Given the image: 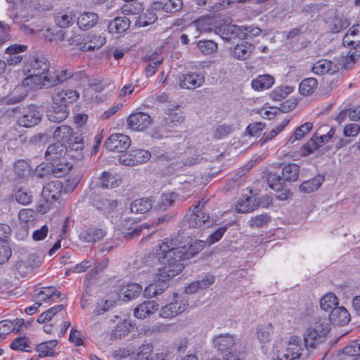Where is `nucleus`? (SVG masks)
Returning a JSON list of instances; mask_svg holds the SVG:
<instances>
[{"label":"nucleus","instance_id":"obj_31","mask_svg":"<svg viewBox=\"0 0 360 360\" xmlns=\"http://www.w3.org/2000/svg\"><path fill=\"white\" fill-rule=\"evenodd\" d=\"M254 46L248 42H242L235 46L232 51V56L238 60H245L253 51Z\"/></svg>","mask_w":360,"mask_h":360},{"label":"nucleus","instance_id":"obj_6","mask_svg":"<svg viewBox=\"0 0 360 360\" xmlns=\"http://www.w3.org/2000/svg\"><path fill=\"white\" fill-rule=\"evenodd\" d=\"M77 12L70 7L62 8L54 14V22L60 28L65 29L77 23Z\"/></svg>","mask_w":360,"mask_h":360},{"label":"nucleus","instance_id":"obj_63","mask_svg":"<svg viewBox=\"0 0 360 360\" xmlns=\"http://www.w3.org/2000/svg\"><path fill=\"white\" fill-rule=\"evenodd\" d=\"M115 302L108 300H101L96 303L94 310V314L99 316L103 314L109 309L114 307Z\"/></svg>","mask_w":360,"mask_h":360},{"label":"nucleus","instance_id":"obj_60","mask_svg":"<svg viewBox=\"0 0 360 360\" xmlns=\"http://www.w3.org/2000/svg\"><path fill=\"white\" fill-rule=\"evenodd\" d=\"M273 333V327L271 323L266 326L261 327L257 330V335L259 341L262 343H266L270 340L271 335Z\"/></svg>","mask_w":360,"mask_h":360},{"label":"nucleus","instance_id":"obj_13","mask_svg":"<svg viewBox=\"0 0 360 360\" xmlns=\"http://www.w3.org/2000/svg\"><path fill=\"white\" fill-rule=\"evenodd\" d=\"M188 304L186 300L175 301L163 307L160 311V316L165 319H171L184 312Z\"/></svg>","mask_w":360,"mask_h":360},{"label":"nucleus","instance_id":"obj_20","mask_svg":"<svg viewBox=\"0 0 360 360\" xmlns=\"http://www.w3.org/2000/svg\"><path fill=\"white\" fill-rule=\"evenodd\" d=\"M212 342L214 348L223 352L231 349L235 345L236 340L233 335L225 333L214 336Z\"/></svg>","mask_w":360,"mask_h":360},{"label":"nucleus","instance_id":"obj_29","mask_svg":"<svg viewBox=\"0 0 360 360\" xmlns=\"http://www.w3.org/2000/svg\"><path fill=\"white\" fill-rule=\"evenodd\" d=\"M130 25V20L127 17H116L108 24V29L111 33H122Z\"/></svg>","mask_w":360,"mask_h":360},{"label":"nucleus","instance_id":"obj_52","mask_svg":"<svg viewBox=\"0 0 360 360\" xmlns=\"http://www.w3.org/2000/svg\"><path fill=\"white\" fill-rule=\"evenodd\" d=\"M30 163L25 160H18L14 163V172L19 177H25L30 172Z\"/></svg>","mask_w":360,"mask_h":360},{"label":"nucleus","instance_id":"obj_46","mask_svg":"<svg viewBox=\"0 0 360 360\" xmlns=\"http://www.w3.org/2000/svg\"><path fill=\"white\" fill-rule=\"evenodd\" d=\"M324 177L322 176H317L311 180L303 182L300 188L304 193H311L317 190L323 184Z\"/></svg>","mask_w":360,"mask_h":360},{"label":"nucleus","instance_id":"obj_26","mask_svg":"<svg viewBox=\"0 0 360 360\" xmlns=\"http://www.w3.org/2000/svg\"><path fill=\"white\" fill-rule=\"evenodd\" d=\"M99 180L101 188L105 189L116 188L122 182V179L120 175L110 172H103Z\"/></svg>","mask_w":360,"mask_h":360},{"label":"nucleus","instance_id":"obj_42","mask_svg":"<svg viewBox=\"0 0 360 360\" xmlns=\"http://www.w3.org/2000/svg\"><path fill=\"white\" fill-rule=\"evenodd\" d=\"M338 305V299L334 293L330 292L323 295L320 300V307L326 311H332Z\"/></svg>","mask_w":360,"mask_h":360},{"label":"nucleus","instance_id":"obj_15","mask_svg":"<svg viewBox=\"0 0 360 360\" xmlns=\"http://www.w3.org/2000/svg\"><path fill=\"white\" fill-rule=\"evenodd\" d=\"M106 235V231L103 229L89 227L80 231L79 239L82 243H95L102 240Z\"/></svg>","mask_w":360,"mask_h":360},{"label":"nucleus","instance_id":"obj_40","mask_svg":"<svg viewBox=\"0 0 360 360\" xmlns=\"http://www.w3.org/2000/svg\"><path fill=\"white\" fill-rule=\"evenodd\" d=\"M94 206L100 210L108 212L113 210L117 207V201L110 200L106 196H98L94 200Z\"/></svg>","mask_w":360,"mask_h":360},{"label":"nucleus","instance_id":"obj_8","mask_svg":"<svg viewBox=\"0 0 360 360\" xmlns=\"http://www.w3.org/2000/svg\"><path fill=\"white\" fill-rule=\"evenodd\" d=\"M152 122L150 116L143 112L131 114L127 119V125L134 131H143L148 128Z\"/></svg>","mask_w":360,"mask_h":360},{"label":"nucleus","instance_id":"obj_27","mask_svg":"<svg viewBox=\"0 0 360 360\" xmlns=\"http://www.w3.org/2000/svg\"><path fill=\"white\" fill-rule=\"evenodd\" d=\"M215 281L214 276L207 275L200 281H196L190 283L185 288V292L188 294L196 292L199 290H202L210 287Z\"/></svg>","mask_w":360,"mask_h":360},{"label":"nucleus","instance_id":"obj_28","mask_svg":"<svg viewBox=\"0 0 360 360\" xmlns=\"http://www.w3.org/2000/svg\"><path fill=\"white\" fill-rule=\"evenodd\" d=\"M231 30H234L236 33V37L240 39L253 38L259 36L262 33L261 29L252 26H238L230 27Z\"/></svg>","mask_w":360,"mask_h":360},{"label":"nucleus","instance_id":"obj_35","mask_svg":"<svg viewBox=\"0 0 360 360\" xmlns=\"http://www.w3.org/2000/svg\"><path fill=\"white\" fill-rule=\"evenodd\" d=\"M255 201V199L251 196H243L237 202L236 210L240 213L252 212L256 207Z\"/></svg>","mask_w":360,"mask_h":360},{"label":"nucleus","instance_id":"obj_5","mask_svg":"<svg viewBox=\"0 0 360 360\" xmlns=\"http://www.w3.org/2000/svg\"><path fill=\"white\" fill-rule=\"evenodd\" d=\"M311 351L303 348L298 336L292 335L290 338L288 345L283 358L285 360H307Z\"/></svg>","mask_w":360,"mask_h":360},{"label":"nucleus","instance_id":"obj_59","mask_svg":"<svg viewBox=\"0 0 360 360\" xmlns=\"http://www.w3.org/2000/svg\"><path fill=\"white\" fill-rule=\"evenodd\" d=\"M142 289V286L138 283H129L124 290V297H127L128 300H132L140 295Z\"/></svg>","mask_w":360,"mask_h":360},{"label":"nucleus","instance_id":"obj_4","mask_svg":"<svg viewBox=\"0 0 360 360\" xmlns=\"http://www.w3.org/2000/svg\"><path fill=\"white\" fill-rule=\"evenodd\" d=\"M77 184L75 179L66 180L65 185L59 180L52 181L44 186L42 195L46 201H56L63 193L73 191Z\"/></svg>","mask_w":360,"mask_h":360},{"label":"nucleus","instance_id":"obj_18","mask_svg":"<svg viewBox=\"0 0 360 360\" xmlns=\"http://www.w3.org/2000/svg\"><path fill=\"white\" fill-rule=\"evenodd\" d=\"M98 20V16L94 12H83L77 15V25L82 30H88L94 27Z\"/></svg>","mask_w":360,"mask_h":360},{"label":"nucleus","instance_id":"obj_11","mask_svg":"<svg viewBox=\"0 0 360 360\" xmlns=\"http://www.w3.org/2000/svg\"><path fill=\"white\" fill-rule=\"evenodd\" d=\"M181 0H160L155 1L151 4V8L158 12L159 14L172 13L181 8Z\"/></svg>","mask_w":360,"mask_h":360},{"label":"nucleus","instance_id":"obj_33","mask_svg":"<svg viewBox=\"0 0 360 360\" xmlns=\"http://www.w3.org/2000/svg\"><path fill=\"white\" fill-rule=\"evenodd\" d=\"M58 161V162H52L51 163V171L56 177H62L70 171L72 165L63 159Z\"/></svg>","mask_w":360,"mask_h":360},{"label":"nucleus","instance_id":"obj_50","mask_svg":"<svg viewBox=\"0 0 360 360\" xmlns=\"http://www.w3.org/2000/svg\"><path fill=\"white\" fill-rule=\"evenodd\" d=\"M197 46L204 55H211L215 53L218 49L217 44L212 40H200Z\"/></svg>","mask_w":360,"mask_h":360},{"label":"nucleus","instance_id":"obj_38","mask_svg":"<svg viewBox=\"0 0 360 360\" xmlns=\"http://www.w3.org/2000/svg\"><path fill=\"white\" fill-rule=\"evenodd\" d=\"M60 292L58 291L54 287H45L36 295L38 301H53L55 299L59 298Z\"/></svg>","mask_w":360,"mask_h":360},{"label":"nucleus","instance_id":"obj_32","mask_svg":"<svg viewBox=\"0 0 360 360\" xmlns=\"http://www.w3.org/2000/svg\"><path fill=\"white\" fill-rule=\"evenodd\" d=\"M274 83V79L269 75H259L252 81V87L256 91L269 89Z\"/></svg>","mask_w":360,"mask_h":360},{"label":"nucleus","instance_id":"obj_19","mask_svg":"<svg viewBox=\"0 0 360 360\" xmlns=\"http://www.w3.org/2000/svg\"><path fill=\"white\" fill-rule=\"evenodd\" d=\"M77 133L73 132V129L71 127L62 124L54 130L53 138L57 141V143H61L66 145L70 141L73 140V137Z\"/></svg>","mask_w":360,"mask_h":360},{"label":"nucleus","instance_id":"obj_22","mask_svg":"<svg viewBox=\"0 0 360 360\" xmlns=\"http://www.w3.org/2000/svg\"><path fill=\"white\" fill-rule=\"evenodd\" d=\"M338 68L332 61L326 59H321L312 66V72L318 75L325 74H333L337 72Z\"/></svg>","mask_w":360,"mask_h":360},{"label":"nucleus","instance_id":"obj_37","mask_svg":"<svg viewBox=\"0 0 360 360\" xmlns=\"http://www.w3.org/2000/svg\"><path fill=\"white\" fill-rule=\"evenodd\" d=\"M57 340H51L38 344L36 350L40 357L54 355V348L58 345Z\"/></svg>","mask_w":360,"mask_h":360},{"label":"nucleus","instance_id":"obj_34","mask_svg":"<svg viewBox=\"0 0 360 360\" xmlns=\"http://www.w3.org/2000/svg\"><path fill=\"white\" fill-rule=\"evenodd\" d=\"M64 310L65 306L63 304L56 305L53 307H51L46 311L41 313L37 317V321L39 323H45L46 322L51 321L54 316L58 317L59 316L58 314Z\"/></svg>","mask_w":360,"mask_h":360},{"label":"nucleus","instance_id":"obj_57","mask_svg":"<svg viewBox=\"0 0 360 360\" xmlns=\"http://www.w3.org/2000/svg\"><path fill=\"white\" fill-rule=\"evenodd\" d=\"M43 37L49 41H63L65 39V32L62 30L56 32L51 28L45 30L42 33Z\"/></svg>","mask_w":360,"mask_h":360},{"label":"nucleus","instance_id":"obj_62","mask_svg":"<svg viewBox=\"0 0 360 360\" xmlns=\"http://www.w3.org/2000/svg\"><path fill=\"white\" fill-rule=\"evenodd\" d=\"M56 77V71L46 72V74L41 76V80L38 87H41L42 86H52L59 84L58 79Z\"/></svg>","mask_w":360,"mask_h":360},{"label":"nucleus","instance_id":"obj_23","mask_svg":"<svg viewBox=\"0 0 360 360\" xmlns=\"http://www.w3.org/2000/svg\"><path fill=\"white\" fill-rule=\"evenodd\" d=\"M69 113L68 107L60 106L53 103L51 110L47 113V117L52 122H60L68 117Z\"/></svg>","mask_w":360,"mask_h":360},{"label":"nucleus","instance_id":"obj_56","mask_svg":"<svg viewBox=\"0 0 360 360\" xmlns=\"http://www.w3.org/2000/svg\"><path fill=\"white\" fill-rule=\"evenodd\" d=\"M290 119H284L281 124L272 129L269 132H265L261 139L262 143L271 141L274 137L278 135L284 129V127L288 125Z\"/></svg>","mask_w":360,"mask_h":360},{"label":"nucleus","instance_id":"obj_14","mask_svg":"<svg viewBox=\"0 0 360 360\" xmlns=\"http://www.w3.org/2000/svg\"><path fill=\"white\" fill-rule=\"evenodd\" d=\"M41 120L39 111L34 107H28L23 114L18 117V124L20 127H31L37 124Z\"/></svg>","mask_w":360,"mask_h":360},{"label":"nucleus","instance_id":"obj_43","mask_svg":"<svg viewBox=\"0 0 360 360\" xmlns=\"http://www.w3.org/2000/svg\"><path fill=\"white\" fill-rule=\"evenodd\" d=\"M317 85L318 82L315 78H307L301 82L299 91L302 95L307 96L314 92L317 88Z\"/></svg>","mask_w":360,"mask_h":360},{"label":"nucleus","instance_id":"obj_55","mask_svg":"<svg viewBox=\"0 0 360 360\" xmlns=\"http://www.w3.org/2000/svg\"><path fill=\"white\" fill-rule=\"evenodd\" d=\"M320 143L319 136H313L302 147V154L304 156H307L315 150H316L319 146Z\"/></svg>","mask_w":360,"mask_h":360},{"label":"nucleus","instance_id":"obj_54","mask_svg":"<svg viewBox=\"0 0 360 360\" xmlns=\"http://www.w3.org/2000/svg\"><path fill=\"white\" fill-rule=\"evenodd\" d=\"M293 91V88L289 86H281L275 89L270 94L274 101H281Z\"/></svg>","mask_w":360,"mask_h":360},{"label":"nucleus","instance_id":"obj_39","mask_svg":"<svg viewBox=\"0 0 360 360\" xmlns=\"http://www.w3.org/2000/svg\"><path fill=\"white\" fill-rule=\"evenodd\" d=\"M10 347L15 351L29 352L31 351V340L26 336L17 337L11 342Z\"/></svg>","mask_w":360,"mask_h":360},{"label":"nucleus","instance_id":"obj_7","mask_svg":"<svg viewBox=\"0 0 360 360\" xmlns=\"http://www.w3.org/2000/svg\"><path fill=\"white\" fill-rule=\"evenodd\" d=\"M131 145L129 136L123 134H111L105 143L108 150L117 153L124 152Z\"/></svg>","mask_w":360,"mask_h":360},{"label":"nucleus","instance_id":"obj_58","mask_svg":"<svg viewBox=\"0 0 360 360\" xmlns=\"http://www.w3.org/2000/svg\"><path fill=\"white\" fill-rule=\"evenodd\" d=\"M135 165L146 162L150 158V153L146 150L136 149L131 151Z\"/></svg>","mask_w":360,"mask_h":360},{"label":"nucleus","instance_id":"obj_30","mask_svg":"<svg viewBox=\"0 0 360 360\" xmlns=\"http://www.w3.org/2000/svg\"><path fill=\"white\" fill-rule=\"evenodd\" d=\"M184 119V112L181 110L178 109L168 110L164 117V122L167 126L174 127L183 122Z\"/></svg>","mask_w":360,"mask_h":360},{"label":"nucleus","instance_id":"obj_41","mask_svg":"<svg viewBox=\"0 0 360 360\" xmlns=\"http://www.w3.org/2000/svg\"><path fill=\"white\" fill-rule=\"evenodd\" d=\"M198 31L200 32H210L214 25V18L210 16H202L193 22Z\"/></svg>","mask_w":360,"mask_h":360},{"label":"nucleus","instance_id":"obj_1","mask_svg":"<svg viewBox=\"0 0 360 360\" xmlns=\"http://www.w3.org/2000/svg\"><path fill=\"white\" fill-rule=\"evenodd\" d=\"M177 245L176 238H165L159 241L155 255L162 266L159 268L153 283L146 287L145 296L152 297L162 293L168 288L167 281L179 275L184 269L183 262L194 257L205 246L202 242H195L185 250L186 247H177Z\"/></svg>","mask_w":360,"mask_h":360},{"label":"nucleus","instance_id":"obj_21","mask_svg":"<svg viewBox=\"0 0 360 360\" xmlns=\"http://www.w3.org/2000/svg\"><path fill=\"white\" fill-rule=\"evenodd\" d=\"M344 46H351L360 49V25H353L346 33L342 40Z\"/></svg>","mask_w":360,"mask_h":360},{"label":"nucleus","instance_id":"obj_9","mask_svg":"<svg viewBox=\"0 0 360 360\" xmlns=\"http://www.w3.org/2000/svg\"><path fill=\"white\" fill-rule=\"evenodd\" d=\"M200 202L190 208L191 213L186 215L189 227L198 228L209 222L210 215L204 212H200Z\"/></svg>","mask_w":360,"mask_h":360},{"label":"nucleus","instance_id":"obj_45","mask_svg":"<svg viewBox=\"0 0 360 360\" xmlns=\"http://www.w3.org/2000/svg\"><path fill=\"white\" fill-rule=\"evenodd\" d=\"M283 179L287 181H295L299 176V166L291 163L285 165L282 170Z\"/></svg>","mask_w":360,"mask_h":360},{"label":"nucleus","instance_id":"obj_12","mask_svg":"<svg viewBox=\"0 0 360 360\" xmlns=\"http://www.w3.org/2000/svg\"><path fill=\"white\" fill-rule=\"evenodd\" d=\"M78 98L79 94L73 89H61L52 96L54 104L67 107L68 104L75 102Z\"/></svg>","mask_w":360,"mask_h":360},{"label":"nucleus","instance_id":"obj_25","mask_svg":"<svg viewBox=\"0 0 360 360\" xmlns=\"http://www.w3.org/2000/svg\"><path fill=\"white\" fill-rule=\"evenodd\" d=\"M27 86L22 85L16 86L12 91L6 96L3 98V102L6 104H15L22 101L27 94V91L25 89ZM29 87V86H27Z\"/></svg>","mask_w":360,"mask_h":360},{"label":"nucleus","instance_id":"obj_3","mask_svg":"<svg viewBox=\"0 0 360 360\" xmlns=\"http://www.w3.org/2000/svg\"><path fill=\"white\" fill-rule=\"evenodd\" d=\"M330 330L329 323L326 319L318 318L307 328L304 333V342L307 351L318 349L326 340V335Z\"/></svg>","mask_w":360,"mask_h":360},{"label":"nucleus","instance_id":"obj_61","mask_svg":"<svg viewBox=\"0 0 360 360\" xmlns=\"http://www.w3.org/2000/svg\"><path fill=\"white\" fill-rule=\"evenodd\" d=\"M230 27H238L236 25H226L214 29V32L221 35V38L229 40L233 37H236V33L234 30H231Z\"/></svg>","mask_w":360,"mask_h":360},{"label":"nucleus","instance_id":"obj_47","mask_svg":"<svg viewBox=\"0 0 360 360\" xmlns=\"http://www.w3.org/2000/svg\"><path fill=\"white\" fill-rule=\"evenodd\" d=\"M131 324L129 321L124 320L119 323L111 332V338L120 339L126 336L130 332Z\"/></svg>","mask_w":360,"mask_h":360},{"label":"nucleus","instance_id":"obj_48","mask_svg":"<svg viewBox=\"0 0 360 360\" xmlns=\"http://www.w3.org/2000/svg\"><path fill=\"white\" fill-rule=\"evenodd\" d=\"M227 228L226 226L220 227L217 231H215L213 233L210 234L207 240V242L204 240H194L193 242L188 243V245H183L182 247H186L185 250H188V247L191 245L194 244L195 242H202L205 245H206V243H208L210 245H212L217 242H218L224 236L225 232L226 231ZM177 247L179 246V244L177 245ZM205 246L203 247L202 250L205 248Z\"/></svg>","mask_w":360,"mask_h":360},{"label":"nucleus","instance_id":"obj_24","mask_svg":"<svg viewBox=\"0 0 360 360\" xmlns=\"http://www.w3.org/2000/svg\"><path fill=\"white\" fill-rule=\"evenodd\" d=\"M158 309L155 301H146L139 304L134 309V316L139 319H145L154 314Z\"/></svg>","mask_w":360,"mask_h":360},{"label":"nucleus","instance_id":"obj_49","mask_svg":"<svg viewBox=\"0 0 360 360\" xmlns=\"http://www.w3.org/2000/svg\"><path fill=\"white\" fill-rule=\"evenodd\" d=\"M158 13L155 10L152 9L151 6L147 11L140 17L138 24L141 27H146L154 23L158 20Z\"/></svg>","mask_w":360,"mask_h":360},{"label":"nucleus","instance_id":"obj_53","mask_svg":"<svg viewBox=\"0 0 360 360\" xmlns=\"http://www.w3.org/2000/svg\"><path fill=\"white\" fill-rule=\"evenodd\" d=\"M14 196L16 201L22 205H28L32 201V195L26 188H16Z\"/></svg>","mask_w":360,"mask_h":360},{"label":"nucleus","instance_id":"obj_10","mask_svg":"<svg viewBox=\"0 0 360 360\" xmlns=\"http://www.w3.org/2000/svg\"><path fill=\"white\" fill-rule=\"evenodd\" d=\"M204 82L205 77L200 73L189 72L179 76V86L182 89H195Z\"/></svg>","mask_w":360,"mask_h":360},{"label":"nucleus","instance_id":"obj_17","mask_svg":"<svg viewBox=\"0 0 360 360\" xmlns=\"http://www.w3.org/2000/svg\"><path fill=\"white\" fill-rule=\"evenodd\" d=\"M66 153V145L56 142L51 144L48 147L45 153V158L48 161L57 162L58 160L63 159Z\"/></svg>","mask_w":360,"mask_h":360},{"label":"nucleus","instance_id":"obj_36","mask_svg":"<svg viewBox=\"0 0 360 360\" xmlns=\"http://www.w3.org/2000/svg\"><path fill=\"white\" fill-rule=\"evenodd\" d=\"M152 208V202L150 199L140 198L135 200L130 207L131 212L135 214H144Z\"/></svg>","mask_w":360,"mask_h":360},{"label":"nucleus","instance_id":"obj_16","mask_svg":"<svg viewBox=\"0 0 360 360\" xmlns=\"http://www.w3.org/2000/svg\"><path fill=\"white\" fill-rule=\"evenodd\" d=\"M329 319L334 325L345 326L350 321L351 316L344 307H337L330 311Z\"/></svg>","mask_w":360,"mask_h":360},{"label":"nucleus","instance_id":"obj_2","mask_svg":"<svg viewBox=\"0 0 360 360\" xmlns=\"http://www.w3.org/2000/svg\"><path fill=\"white\" fill-rule=\"evenodd\" d=\"M49 63L44 56H33L23 66L24 72L27 74L23 80L24 85L29 86L30 89L38 87L41 76L49 71Z\"/></svg>","mask_w":360,"mask_h":360},{"label":"nucleus","instance_id":"obj_44","mask_svg":"<svg viewBox=\"0 0 360 360\" xmlns=\"http://www.w3.org/2000/svg\"><path fill=\"white\" fill-rule=\"evenodd\" d=\"M313 127L311 122H307L298 127L294 133L289 137L288 143H293L295 141L300 140L307 134H308Z\"/></svg>","mask_w":360,"mask_h":360},{"label":"nucleus","instance_id":"obj_64","mask_svg":"<svg viewBox=\"0 0 360 360\" xmlns=\"http://www.w3.org/2000/svg\"><path fill=\"white\" fill-rule=\"evenodd\" d=\"M270 221V217L266 214L252 217L250 221L252 227L262 228L266 226Z\"/></svg>","mask_w":360,"mask_h":360},{"label":"nucleus","instance_id":"obj_51","mask_svg":"<svg viewBox=\"0 0 360 360\" xmlns=\"http://www.w3.org/2000/svg\"><path fill=\"white\" fill-rule=\"evenodd\" d=\"M330 29L333 33H338L349 26L347 20L342 17L335 16L330 22Z\"/></svg>","mask_w":360,"mask_h":360}]
</instances>
